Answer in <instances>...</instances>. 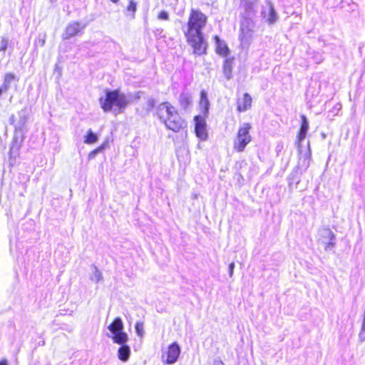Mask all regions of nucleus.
I'll return each mask as SVG.
<instances>
[{
    "instance_id": "f257e3e1",
    "label": "nucleus",
    "mask_w": 365,
    "mask_h": 365,
    "mask_svg": "<svg viewBox=\"0 0 365 365\" xmlns=\"http://www.w3.org/2000/svg\"><path fill=\"white\" fill-rule=\"evenodd\" d=\"M155 114L167 129L175 133H178L187 127V121L179 114L176 108L168 101L158 104Z\"/></svg>"
},
{
    "instance_id": "f03ea898",
    "label": "nucleus",
    "mask_w": 365,
    "mask_h": 365,
    "mask_svg": "<svg viewBox=\"0 0 365 365\" xmlns=\"http://www.w3.org/2000/svg\"><path fill=\"white\" fill-rule=\"evenodd\" d=\"M101 108L104 112H109L115 106L119 111H123L128 103L126 96L118 89L107 91L105 96L99 98Z\"/></svg>"
},
{
    "instance_id": "7ed1b4c3",
    "label": "nucleus",
    "mask_w": 365,
    "mask_h": 365,
    "mask_svg": "<svg viewBox=\"0 0 365 365\" xmlns=\"http://www.w3.org/2000/svg\"><path fill=\"white\" fill-rule=\"evenodd\" d=\"M185 36L194 54L197 56L206 54L207 42L202 31H185Z\"/></svg>"
},
{
    "instance_id": "20e7f679",
    "label": "nucleus",
    "mask_w": 365,
    "mask_h": 365,
    "mask_svg": "<svg viewBox=\"0 0 365 365\" xmlns=\"http://www.w3.org/2000/svg\"><path fill=\"white\" fill-rule=\"evenodd\" d=\"M252 125L250 123H244L237 129V135L233 140V149L237 153L245 150L246 146L251 143L252 136L250 131Z\"/></svg>"
},
{
    "instance_id": "39448f33",
    "label": "nucleus",
    "mask_w": 365,
    "mask_h": 365,
    "mask_svg": "<svg viewBox=\"0 0 365 365\" xmlns=\"http://www.w3.org/2000/svg\"><path fill=\"white\" fill-rule=\"evenodd\" d=\"M207 22V16L199 9H192L187 22L186 31H202Z\"/></svg>"
},
{
    "instance_id": "423d86ee",
    "label": "nucleus",
    "mask_w": 365,
    "mask_h": 365,
    "mask_svg": "<svg viewBox=\"0 0 365 365\" xmlns=\"http://www.w3.org/2000/svg\"><path fill=\"white\" fill-rule=\"evenodd\" d=\"M109 331L113 334L111 336L115 344H123L128 341V335L123 330V324L120 317H115L108 327Z\"/></svg>"
},
{
    "instance_id": "0eeeda50",
    "label": "nucleus",
    "mask_w": 365,
    "mask_h": 365,
    "mask_svg": "<svg viewBox=\"0 0 365 365\" xmlns=\"http://www.w3.org/2000/svg\"><path fill=\"white\" fill-rule=\"evenodd\" d=\"M180 354V349L177 342L168 345L167 349L162 354V360L167 364H173L177 361Z\"/></svg>"
},
{
    "instance_id": "6e6552de",
    "label": "nucleus",
    "mask_w": 365,
    "mask_h": 365,
    "mask_svg": "<svg viewBox=\"0 0 365 365\" xmlns=\"http://www.w3.org/2000/svg\"><path fill=\"white\" fill-rule=\"evenodd\" d=\"M195 120V133L197 137L200 140H205L207 137V133L206 130V123L203 117L200 115H195L194 117Z\"/></svg>"
},
{
    "instance_id": "1a4fd4ad",
    "label": "nucleus",
    "mask_w": 365,
    "mask_h": 365,
    "mask_svg": "<svg viewBox=\"0 0 365 365\" xmlns=\"http://www.w3.org/2000/svg\"><path fill=\"white\" fill-rule=\"evenodd\" d=\"M252 98L248 93H245L242 98H238L236 101L237 110L239 113L245 112L251 108Z\"/></svg>"
},
{
    "instance_id": "9d476101",
    "label": "nucleus",
    "mask_w": 365,
    "mask_h": 365,
    "mask_svg": "<svg viewBox=\"0 0 365 365\" xmlns=\"http://www.w3.org/2000/svg\"><path fill=\"white\" fill-rule=\"evenodd\" d=\"M83 26L80 23L73 22L68 25L63 34L64 38H70L81 34Z\"/></svg>"
},
{
    "instance_id": "9b49d317",
    "label": "nucleus",
    "mask_w": 365,
    "mask_h": 365,
    "mask_svg": "<svg viewBox=\"0 0 365 365\" xmlns=\"http://www.w3.org/2000/svg\"><path fill=\"white\" fill-rule=\"evenodd\" d=\"M235 57H227L225 58L222 64V73L227 80L232 78V71L235 64Z\"/></svg>"
},
{
    "instance_id": "f8f14e48",
    "label": "nucleus",
    "mask_w": 365,
    "mask_h": 365,
    "mask_svg": "<svg viewBox=\"0 0 365 365\" xmlns=\"http://www.w3.org/2000/svg\"><path fill=\"white\" fill-rule=\"evenodd\" d=\"M214 39L216 43L215 52L217 54L225 58L230 57L229 54L230 51L227 44L220 41L219 36L217 35L214 36Z\"/></svg>"
},
{
    "instance_id": "ddd939ff",
    "label": "nucleus",
    "mask_w": 365,
    "mask_h": 365,
    "mask_svg": "<svg viewBox=\"0 0 365 365\" xmlns=\"http://www.w3.org/2000/svg\"><path fill=\"white\" fill-rule=\"evenodd\" d=\"M309 128V123L304 115H301V124L297 134V140L301 143L306 137Z\"/></svg>"
},
{
    "instance_id": "4468645a",
    "label": "nucleus",
    "mask_w": 365,
    "mask_h": 365,
    "mask_svg": "<svg viewBox=\"0 0 365 365\" xmlns=\"http://www.w3.org/2000/svg\"><path fill=\"white\" fill-rule=\"evenodd\" d=\"M180 108L186 110L192 103V96L187 93H181L178 99Z\"/></svg>"
},
{
    "instance_id": "2eb2a0df",
    "label": "nucleus",
    "mask_w": 365,
    "mask_h": 365,
    "mask_svg": "<svg viewBox=\"0 0 365 365\" xmlns=\"http://www.w3.org/2000/svg\"><path fill=\"white\" fill-rule=\"evenodd\" d=\"M121 346L118 350V357L120 361H126L128 360L130 355V347L126 343L120 344Z\"/></svg>"
},
{
    "instance_id": "dca6fc26",
    "label": "nucleus",
    "mask_w": 365,
    "mask_h": 365,
    "mask_svg": "<svg viewBox=\"0 0 365 365\" xmlns=\"http://www.w3.org/2000/svg\"><path fill=\"white\" fill-rule=\"evenodd\" d=\"M199 104L203 108L204 113L206 114L208 111L210 103H209L207 93L204 90H202L200 91Z\"/></svg>"
},
{
    "instance_id": "f3484780",
    "label": "nucleus",
    "mask_w": 365,
    "mask_h": 365,
    "mask_svg": "<svg viewBox=\"0 0 365 365\" xmlns=\"http://www.w3.org/2000/svg\"><path fill=\"white\" fill-rule=\"evenodd\" d=\"M98 140V136L91 130H88L84 136V143L86 144H93Z\"/></svg>"
},
{
    "instance_id": "a211bd4d",
    "label": "nucleus",
    "mask_w": 365,
    "mask_h": 365,
    "mask_svg": "<svg viewBox=\"0 0 365 365\" xmlns=\"http://www.w3.org/2000/svg\"><path fill=\"white\" fill-rule=\"evenodd\" d=\"M264 17L266 18V21L269 24H274L277 20V14L276 12L272 6H270L268 9L267 16L264 15Z\"/></svg>"
},
{
    "instance_id": "6ab92c4d",
    "label": "nucleus",
    "mask_w": 365,
    "mask_h": 365,
    "mask_svg": "<svg viewBox=\"0 0 365 365\" xmlns=\"http://www.w3.org/2000/svg\"><path fill=\"white\" fill-rule=\"evenodd\" d=\"M16 79V76L14 73H7L5 74L4 78L3 85L4 86V91H8L10 87V83L11 81Z\"/></svg>"
},
{
    "instance_id": "aec40b11",
    "label": "nucleus",
    "mask_w": 365,
    "mask_h": 365,
    "mask_svg": "<svg viewBox=\"0 0 365 365\" xmlns=\"http://www.w3.org/2000/svg\"><path fill=\"white\" fill-rule=\"evenodd\" d=\"M135 328L138 335L143 336L144 334L143 324L142 322H137L135 325Z\"/></svg>"
},
{
    "instance_id": "412c9836",
    "label": "nucleus",
    "mask_w": 365,
    "mask_h": 365,
    "mask_svg": "<svg viewBox=\"0 0 365 365\" xmlns=\"http://www.w3.org/2000/svg\"><path fill=\"white\" fill-rule=\"evenodd\" d=\"M127 10L129 11H132L133 14L136 11V4L133 1H130L128 6H127Z\"/></svg>"
},
{
    "instance_id": "4be33fe9",
    "label": "nucleus",
    "mask_w": 365,
    "mask_h": 365,
    "mask_svg": "<svg viewBox=\"0 0 365 365\" xmlns=\"http://www.w3.org/2000/svg\"><path fill=\"white\" fill-rule=\"evenodd\" d=\"M158 19L160 20H168L169 19V15L165 11H161L158 14Z\"/></svg>"
},
{
    "instance_id": "5701e85b",
    "label": "nucleus",
    "mask_w": 365,
    "mask_h": 365,
    "mask_svg": "<svg viewBox=\"0 0 365 365\" xmlns=\"http://www.w3.org/2000/svg\"><path fill=\"white\" fill-rule=\"evenodd\" d=\"M108 145V142H105L103 143H102L100 146H98V148H96V149L93 150V153H95L96 154L103 151L104 149H106V148H107Z\"/></svg>"
},
{
    "instance_id": "b1692460",
    "label": "nucleus",
    "mask_w": 365,
    "mask_h": 365,
    "mask_svg": "<svg viewBox=\"0 0 365 365\" xmlns=\"http://www.w3.org/2000/svg\"><path fill=\"white\" fill-rule=\"evenodd\" d=\"M257 0H241L244 5L248 7L252 6L255 3L257 2Z\"/></svg>"
},
{
    "instance_id": "393cba45",
    "label": "nucleus",
    "mask_w": 365,
    "mask_h": 365,
    "mask_svg": "<svg viewBox=\"0 0 365 365\" xmlns=\"http://www.w3.org/2000/svg\"><path fill=\"white\" fill-rule=\"evenodd\" d=\"M96 154L95 153H93V150L91 151L88 154V158L89 159H92L95 157Z\"/></svg>"
},
{
    "instance_id": "a878e982",
    "label": "nucleus",
    "mask_w": 365,
    "mask_h": 365,
    "mask_svg": "<svg viewBox=\"0 0 365 365\" xmlns=\"http://www.w3.org/2000/svg\"><path fill=\"white\" fill-rule=\"evenodd\" d=\"M154 33L156 34V35H160L162 33H163V29H157Z\"/></svg>"
},
{
    "instance_id": "bb28decb",
    "label": "nucleus",
    "mask_w": 365,
    "mask_h": 365,
    "mask_svg": "<svg viewBox=\"0 0 365 365\" xmlns=\"http://www.w3.org/2000/svg\"><path fill=\"white\" fill-rule=\"evenodd\" d=\"M213 365H224V364L220 360H216L214 361Z\"/></svg>"
},
{
    "instance_id": "cd10ccee",
    "label": "nucleus",
    "mask_w": 365,
    "mask_h": 365,
    "mask_svg": "<svg viewBox=\"0 0 365 365\" xmlns=\"http://www.w3.org/2000/svg\"><path fill=\"white\" fill-rule=\"evenodd\" d=\"M233 267H234V263H231L230 264V275L232 274Z\"/></svg>"
},
{
    "instance_id": "c85d7f7f",
    "label": "nucleus",
    "mask_w": 365,
    "mask_h": 365,
    "mask_svg": "<svg viewBox=\"0 0 365 365\" xmlns=\"http://www.w3.org/2000/svg\"><path fill=\"white\" fill-rule=\"evenodd\" d=\"M0 365H7V361L6 359H1L0 361Z\"/></svg>"
},
{
    "instance_id": "c756f323",
    "label": "nucleus",
    "mask_w": 365,
    "mask_h": 365,
    "mask_svg": "<svg viewBox=\"0 0 365 365\" xmlns=\"http://www.w3.org/2000/svg\"><path fill=\"white\" fill-rule=\"evenodd\" d=\"M110 1L113 3H118L119 1V0H110Z\"/></svg>"
},
{
    "instance_id": "7c9ffc66",
    "label": "nucleus",
    "mask_w": 365,
    "mask_h": 365,
    "mask_svg": "<svg viewBox=\"0 0 365 365\" xmlns=\"http://www.w3.org/2000/svg\"><path fill=\"white\" fill-rule=\"evenodd\" d=\"M44 43H45V40H44V39H43V40L41 41V46H43Z\"/></svg>"
}]
</instances>
